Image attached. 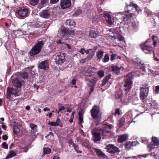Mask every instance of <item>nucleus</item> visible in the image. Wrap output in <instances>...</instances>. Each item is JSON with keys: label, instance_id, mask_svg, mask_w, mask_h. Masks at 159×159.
<instances>
[{"label": "nucleus", "instance_id": "nucleus-1", "mask_svg": "<svg viewBox=\"0 0 159 159\" xmlns=\"http://www.w3.org/2000/svg\"><path fill=\"white\" fill-rule=\"evenodd\" d=\"M91 115L93 120L96 123V125H98L101 118V114L100 112V108L97 106H94L90 111Z\"/></svg>", "mask_w": 159, "mask_h": 159}, {"label": "nucleus", "instance_id": "nucleus-2", "mask_svg": "<svg viewBox=\"0 0 159 159\" xmlns=\"http://www.w3.org/2000/svg\"><path fill=\"white\" fill-rule=\"evenodd\" d=\"M44 43V41L43 40H39L38 41L29 52L30 56H32L39 53Z\"/></svg>", "mask_w": 159, "mask_h": 159}, {"label": "nucleus", "instance_id": "nucleus-3", "mask_svg": "<svg viewBox=\"0 0 159 159\" xmlns=\"http://www.w3.org/2000/svg\"><path fill=\"white\" fill-rule=\"evenodd\" d=\"M133 78V75L131 73L128 74L125 77L124 87H125L124 89L125 90V93H126L131 89L132 84V80Z\"/></svg>", "mask_w": 159, "mask_h": 159}, {"label": "nucleus", "instance_id": "nucleus-4", "mask_svg": "<svg viewBox=\"0 0 159 159\" xmlns=\"http://www.w3.org/2000/svg\"><path fill=\"white\" fill-rule=\"evenodd\" d=\"M111 125L110 124H104L102 125V127L99 128V129L103 136V138H107V137L109 136V134L111 132Z\"/></svg>", "mask_w": 159, "mask_h": 159}, {"label": "nucleus", "instance_id": "nucleus-5", "mask_svg": "<svg viewBox=\"0 0 159 159\" xmlns=\"http://www.w3.org/2000/svg\"><path fill=\"white\" fill-rule=\"evenodd\" d=\"M61 32L59 34L58 36L61 39L64 40L67 39L69 38L67 36V35H72L74 34V30L67 29L64 28H62L61 29Z\"/></svg>", "mask_w": 159, "mask_h": 159}, {"label": "nucleus", "instance_id": "nucleus-6", "mask_svg": "<svg viewBox=\"0 0 159 159\" xmlns=\"http://www.w3.org/2000/svg\"><path fill=\"white\" fill-rule=\"evenodd\" d=\"M7 97L8 98H12L13 96L16 97L20 95L21 92L20 89L7 88Z\"/></svg>", "mask_w": 159, "mask_h": 159}, {"label": "nucleus", "instance_id": "nucleus-7", "mask_svg": "<svg viewBox=\"0 0 159 159\" xmlns=\"http://www.w3.org/2000/svg\"><path fill=\"white\" fill-rule=\"evenodd\" d=\"M140 97L141 99H144L148 96V88L147 86L141 87L140 88Z\"/></svg>", "mask_w": 159, "mask_h": 159}, {"label": "nucleus", "instance_id": "nucleus-8", "mask_svg": "<svg viewBox=\"0 0 159 159\" xmlns=\"http://www.w3.org/2000/svg\"><path fill=\"white\" fill-rule=\"evenodd\" d=\"M107 151L110 153L114 154L119 152V149L112 144H109L106 147Z\"/></svg>", "mask_w": 159, "mask_h": 159}, {"label": "nucleus", "instance_id": "nucleus-9", "mask_svg": "<svg viewBox=\"0 0 159 159\" xmlns=\"http://www.w3.org/2000/svg\"><path fill=\"white\" fill-rule=\"evenodd\" d=\"M92 133L93 136L94 141H98L100 140L101 132L100 131L99 128H96L94 129L92 131Z\"/></svg>", "mask_w": 159, "mask_h": 159}, {"label": "nucleus", "instance_id": "nucleus-10", "mask_svg": "<svg viewBox=\"0 0 159 159\" xmlns=\"http://www.w3.org/2000/svg\"><path fill=\"white\" fill-rule=\"evenodd\" d=\"M127 7L125 8V11H127L129 12L133 11H134L138 10L139 7L136 5L133 4H130L129 5V4L125 2Z\"/></svg>", "mask_w": 159, "mask_h": 159}, {"label": "nucleus", "instance_id": "nucleus-11", "mask_svg": "<svg viewBox=\"0 0 159 159\" xmlns=\"http://www.w3.org/2000/svg\"><path fill=\"white\" fill-rule=\"evenodd\" d=\"M28 12L27 9L20 8L17 11V13L19 17L24 18L28 16Z\"/></svg>", "mask_w": 159, "mask_h": 159}, {"label": "nucleus", "instance_id": "nucleus-12", "mask_svg": "<svg viewBox=\"0 0 159 159\" xmlns=\"http://www.w3.org/2000/svg\"><path fill=\"white\" fill-rule=\"evenodd\" d=\"M65 59V56L64 54L59 53L56 57L55 61L57 63L60 64L64 62Z\"/></svg>", "mask_w": 159, "mask_h": 159}, {"label": "nucleus", "instance_id": "nucleus-13", "mask_svg": "<svg viewBox=\"0 0 159 159\" xmlns=\"http://www.w3.org/2000/svg\"><path fill=\"white\" fill-rule=\"evenodd\" d=\"M39 69L47 70L49 67L48 62L47 60H45L39 63L38 66Z\"/></svg>", "mask_w": 159, "mask_h": 159}, {"label": "nucleus", "instance_id": "nucleus-14", "mask_svg": "<svg viewBox=\"0 0 159 159\" xmlns=\"http://www.w3.org/2000/svg\"><path fill=\"white\" fill-rule=\"evenodd\" d=\"M146 42L142 43L139 45V46L143 51L146 50L148 51H151L152 50V48L150 45L146 44Z\"/></svg>", "mask_w": 159, "mask_h": 159}, {"label": "nucleus", "instance_id": "nucleus-15", "mask_svg": "<svg viewBox=\"0 0 159 159\" xmlns=\"http://www.w3.org/2000/svg\"><path fill=\"white\" fill-rule=\"evenodd\" d=\"M60 5L63 9L69 7L71 5L70 0H61Z\"/></svg>", "mask_w": 159, "mask_h": 159}, {"label": "nucleus", "instance_id": "nucleus-16", "mask_svg": "<svg viewBox=\"0 0 159 159\" xmlns=\"http://www.w3.org/2000/svg\"><path fill=\"white\" fill-rule=\"evenodd\" d=\"M121 12H119L118 13H120ZM121 13L124 16H123V17L124 21H127L128 20L132 17L133 13L127 11H125V12H122Z\"/></svg>", "mask_w": 159, "mask_h": 159}, {"label": "nucleus", "instance_id": "nucleus-17", "mask_svg": "<svg viewBox=\"0 0 159 159\" xmlns=\"http://www.w3.org/2000/svg\"><path fill=\"white\" fill-rule=\"evenodd\" d=\"M111 70L115 74L119 75L120 73V70H123L124 68L121 66H119L116 65L113 66H111Z\"/></svg>", "mask_w": 159, "mask_h": 159}, {"label": "nucleus", "instance_id": "nucleus-18", "mask_svg": "<svg viewBox=\"0 0 159 159\" xmlns=\"http://www.w3.org/2000/svg\"><path fill=\"white\" fill-rule=\"evenodd\" d=\"M40 17L44 19H48L49 18L50 13L48 10H42L39 13Z\"/></svg>", "mask_w": 159, "mask_h": 159}, {"label": "nucleus", "instance_id": "nucleus-19", "mask_svg": "<svg viewBox=\"0 0 159 159\" xmlns=\"http://www.w3.org/2000/svg\"><path fill=\"white\" fill-rule=\"evenodd\" d=\"M66 27L68 28H70L74 27L75 26V23L74 21L71 19H68L66 22Z\"/></svg>", "mask_w": 159, "mask_h": 159}, {"label": "nucleus", "instance_id": "nucleus-20", "mask_svg": "<svg viewBox=\"0 0 159 159\" xmlns=\"http://www.w3.org/2000/svg\"><path fill=\"white\" fill-rule=\"evenodd\" d=\"M128 137L127 134H124L120 135L118 139L119 143H122L126 140Z\"/></svg>", "mask_w": 159, "mask_h": 159}, {"label": "nucleus", "instance_id": "nucleus-21", "mask_svg": "<svg viewBox=\"0 0 159 159\" xmlns=\"http://www.w3.org/2000/svg\"><path fill=\"white\" fill-rule=\"evenodd\" d=\"M21 126V124L14 125L13 127V132L15 134L17 135L20 132L19 127Z\"/></svg>", "mask_w": 159, "mask_h": 159}, {"label": "nucleus", "instance_id": "nucleus-22", "mask_svg": "<svg viewBox=\"0 0 159 159\" xmlns=\"http://www.w3.org/2000/svg\"><path fill=\"white\" fill-rule=\"evenodd\" d=\"M104 17L105 20L107 22L108 24L110 25L112 24V21L111 19V15L107 13L104 14Z\"/></svg>", "mask_w": 159, "mask_h": 159}, {"label": "nucleus", "instance_id": "nucleus-23", "mask_svg": "<svg viewBox=\"0 0 159 159\" xmlns=\"http://www.w3.org/2000/svg\"><path fill=\"white\" fill-rule=\"evenodd\" d=\"M13 83L14 86L18 88H20L21 86V82L17 79L13 80Z\"/></svg>", "mask_w": 159, "mask_h": 159}, {"label": "nucleus", "instance_id": "nucleus-24", "mask_svg": "<svg viewBox=\"0 0 159 159\" xmlns=\"http://www.w3.org/2000/svg\"><path fill=\"white\" fill-rule=\"evenodd\" d=\"M94 152H96L98 155V156L99 157H105V155L104 153H103L101 150L99 149H97L95 148L94 149Z\"/></svg>", "mask_w": 159, "mask_h": 159}, {"label": "nucleus", "instance_id": "nucleus-25", "mask_svg": "<svg viewBox=\"0 0 159 159\" xmlns=\"http://www.w3.org/2000/svg\"><path fill=\"white\" fill-rule=\"evenodd\" d=\"M99 35L98 34L93 30L90 31L89 32V36L92 38H96Z\"/></svg>", "mask_w": 159, "mask_h": 159}, {"label": "nucleus", "instance_id": "nucleus-26", "mask_svg": "<svg viewBox=\"0 0 159 159\" xmlns=\"http://www.w3.org/2000/svg\"><path fill=\"white\" fill-rule=\"evenodd\" d=\"M47 2V1L46 0H41L39 5L38 8L39 9H41L46 5Z\"/></svg>", "mask_w": 159, "mask_h": 159}, {"label": "nucleus", "instance_id": "nucleus-27", "mask_svg": "<svg viewBox=\"0 0 159 159\" xmlns=\"http://www.w3.org/2000/svg\"><path fill=\"white\" fill-rule=\"evenodd\" d=\"M136 142L135 141L132 142L131 143L130 142H127L125 145V147L126 149H129L130 148L131 145L132 144L133 145H136Z\"/></svg>", "mask_w": 159, "mask_h": 159}, {"label": "nucleus", "instance_id": "nucleus-28", "mask_svg": "<svg viewBox=\"0 0 159 159\" xmlns=\"http://www.w3.org/2000/svg\"><path fill=\"white\" fill-rule=\"evenodd\" d=\"M19 75L23 79L27 78L28 76V74L27 72H21L20 73Z\"/></svg>", "mask_w": 159, "mask_h": 159}, {"label": "nucleus", "instance_id": "nucleus-29", "mask_svg": "<svg viewBox=\"0 0 159 159\" xmlns=\"http://www.w3.org/2000/svg\"><path fill=\"white\" fill-rule=\"evenodd\" d=\"M104 52L102 50H99L97 52V58L98 59H101L103 55Z\"/></svg>", "mask_w": 159, "mask_h": 159}, {"label": "nucleus", "instance_id": "nucleus-30", "mask_svg": "<svg viewBox=\"0 0 159 159\" xmlns=\"http://www.w3.org/2000/svg\"><path fill=\"white\" fill-rule=\"evenodd\" d=\"M152 141L154 145L157 146L158 145L159 141L157 138L153 137L152 139Z\"/></svg>", "mask_w": 159, "mask_h": 159}, {"label": "nucleus", "instance_id": "nucleus-31", "mask_svg": "<svg viewBox=\"0 0 159 159\" xmlns=\"http://www.w3.org/2000/svg\"><path fill=\"white\" fill-rule=\"evenodd\" d=\"M82 12V11L80 9H78L75 11L73 16H77L79 15Z\"/></svg>", "mask_w": 159, "mask_h": 159}, {"label": "nucleus", "instance_id": "nucleus-32", "mask_svg": "<svg viewBox=\"0 0 159 159\" xmlns=\"http://www.w3.org/2000/svg\"><path fill=\"white\" fill-rule=\"evenodd\" d=\"M51 152V150L50 148H43V155L46 154H49Z\"/></svg>", "mask_w": 159, "mask_h": 159}, {"label": "nucleus", "instance_id": "nucleus-33", "mask_svg": "<svg viewBox=\"0 0 159 159\" xmlns=\"http://www.w3.org/2000/svg\"><path fill=\"white\" fill-rule=\"evenodd\" d=\"M73 147L74 149H75V151L77 152V153H81V151L79 150L78 147V145L73 143Z\"/></svg>", "mask_w": 159, "mask_h": 159}, {"label": "nucleus", "instance_id": "nucleus-34", "mask_svg": "<svg viewBox=\"0 0 159 159\" xmlns=\"http://www.w3.org/2000/svg\"><path fill=\"white\" fill-rule=\"evenodd\" d=\"M16 155V153L13 151H11L10 152V154L9 155H7L6 157L7 159H8L9 158H11L13 156H15Z\"/></svg>", "mask_w": 159, "mask_h": 159}, {"label": "nucleus", "instance_id": "nucleus-35", "mask_svg": "<svg viewBox=\"0 0 159 159\" xmlns=\"http://www.w3.org/2000/svg\"><path fill=\"white\" fill-rule=\"evenodd\" d=\"M39 2V0H30V4L32 6H35Z\"/></svg>", "mask_w": 159, "mask_h": 159}, {"label": "nucleus", "instance_id": "nucleus-36", "mask_svg": "<svg viewBox=\"0 0 159 159\" xmlns=\"http://www.w3.org/2000/svg\"><path fill=\"white\" fill-rule=\"evenodd\" d=\"M154 154L156 158L159 159V149H156L154 152Z\"/></svg>", "mask_w": 159, "mask_h": 159}, {"label": "nucleus", "instance_id": "nucleus-37", "mask_svg": "<svg viewBox=\"0 0 159 159\" xmlns=\"http://www.w3.org/2000/svg\"><path fill=\"white\" fill-rule=\"evenodd\" d=\"M109 60V57L108 54H106L104 57L102 59V61L104 62H107Z\"/></svg>", "mask_w": 159, "mask_h": 159}, {"label": "nucleus", "instance_id": "nucleus-38", "mask_svg": "<svg viewBox=\"0 0 159 159\" xmlns=\"http://www.w3.org/2000/svg\"><path fill=\"white\" fill-rule=\"evenodd\" d=\"M79 124L81 125L83 122L82 116L80 113H79Z\"/></svg>", "mask_w": 159, "mask_h": 159}, {"label": "nucleus", "instance_id": "nucleus-39", "mask_svg": "<svg viewBox=\"0 0 159 159\" xmlns=\"http://www.w3.org/2000/svg\"><path fill=\"white\" fill-rule=\"evenodd\" d=\"M98 75L100 77L102 78L104 76V72L102 70L99 71L98 72Z\"/></svg>", "mask_w": 159, "mask_h": 159}, {"label": "nucleus", "instance_id": "nucleus-40", "mask_svg": "<svg viewBox=\"0 0 159 159\" xmlns=\"http://www.w3.org/2000/svg\"><path fill=\"white\" fill-rule=\"evenodd\" d=\"M94 55V54L93 53L91 54H89L88 56L86 58L87 60V61L91 59L93 57Z\"/></svg>", "mask_w": 159, "mask_h": 159}, {"label": "nucleus", "instance_id": "nucleus-41", "mask_svg": "<svg viewBox=\"0 0 159 159\" xmlns=\"http://www.w3.org/2000/svg\"><path fill=\"white\" fill-rule=\"evenodd\" d=\"M155 146L154 144L153 145V144L151 143L148 145V147L149 148V150L151 151L152 149L155 148Z\"/></svg>", "mask_w": 159, "mask_h": 159}, {"label": "nucleus", "instance_id": "nucleus-42", "mask_svg": "<svg viewBox=\"0 0 159 159\" xmlns=\"http://www.w3.org/2000/svg\"><path fill=\"white\" fill-rule=\"evenodd\" d=\"M48 124L49 125H51L52 126H58V125L57 124L56 122H49L48 123Z\"/></svg>", "mask_w": 159, "mask_h": 159}, {"label": "nucleus", "instance_id": "nucleus-43", "mask_svg": "<svg viewBox=\"0 0 159 159\" xmlns=\"http://www.w3.org/2000/svg\"><path fill=\"white\" fill-rule=\"evenodd\" d=\"M156 37L154 35H152V40L153 41V45L156 46L157 45V42H156V40L155 39V38Z\"/></svg>", "mask_w": 159, "mask_h": 159}, {"label": "nucleus", "instance_id": "nucleus-44", "mask_svg": "<svg viewBox=\"0 0 159 159\" xmlns=\"http://www.w3.org/2000/svg\"><path fill=\"white\" fill-rule=\"evenodd\" d=\"M3 148L5 149H7L8 148V145L6 142H4L2 144Z\"/></svg>", "mask_w": 159, "mask_h": 159}, {"label": "nucleus", "instance_id": "nucleus-45", "mask_svg": "<svg viewBox=\"0 0 159 159\" xmlns=\"http://www.w3.org/2000/svg\"><path fill=\"white\" fill-rule=\"evenodd\" d=\"M30 126L32 129H35L36 127V125L33 124H31Z\"/></svg>", "mask_w": 159, "mask_h": 159}, {"label": "nucleus", "instance_id": "nucleus-46", "mask_svg": "<svg viewBox=\"0 0 159 159\" xmlns=\"http://www.w3.org/2000/svg\"><path fill=\"white\" fill-rule=\"evenodd\" d=\"M132 26L134 28H136L137 27V26L135 21H133L132 22Z\"/></svg>", "mask_w": 159, "mask_h": 159}, {"label": "nucleus", "instance_id": "nucleus-47", "mask_svg": "<svg viewBox=\"0 0 159 159\" xmlns=\"http://www.w3.org/2000/svg\"><path fill=\"white\" fill-rule=\"evenodd\" d=\"M64 44L66 45L65 47L67 48L68 50H70L71 49V46L69 44L65 43H64Z\"/></svg>", "mask_w": 159, "mask_h": 159}, {"label": "nucleus", "instance_id": "nucleus-48", "mask_svg": "<svg viewBox=\"0 0 159 159\" xmlns=\"http://www.w3.org/2000/svg\"><path fill=\"white\" fill-rule=\"evenodd\" d=\"M59 110L58 111V113H59V112L61 111L62 110H64L65 109V108L63 106H62L61 107H60L59 106Z\"/></svg>", "mask_w": 159, "mask_h": 159}, {"label": "nucleus", "instance_id": "nucleus-49", "mask_svg": "<svg viewBox=\"0 0 159 159\" xmlns=\"http://www.w3.org/2000/svg\"><path fill=\"white\" fill-rule=\"evenodd\" d=\"M116 56V54H112L111 56V61H112L113 60H114L115 59V57Z\"/></svg>", "mask_w": 159, "mask_h": 159}, {"label": "nucleus", "instance_id": "nucleus-50", "mask_svg": "<svg viewBox=\"0 0 159 159\" xmlns=\"http://www.w3.org/2000/svg\"><path fill=\"white\" fill-rule=\"evenodd\" d=\"M87 61L86 58L84 59H81L80 61V62L81 63H83L85 62L86 61Z\"/></svg>", "mask_w": 159, "mask_h": 159}, {"label": "nucleus", "instance_id": "nucleus-51", "mask_svg": "<svg viewBox=\"0 0 159 159\" xmlns=\"http://www.w3.org/2000/svg\"><path fill=\"white\" fill-rule=\"evenodd\" d=\"M118 39L120 41H122L124 40V38L122 36L119 35L118 36Z\"/></svg>", "mask_w": 159, "mask_h": 159}, {"label": "nucleus", "instance_id": "nucleus-52", "mask_svg": "<svg viewBox=\"0 0 159 159\" xmlns=\"http://www.w3.org/2000/svg\"><path fill=\"white\" fill-rule=\"evenodd\" d=\"M79 52L82 54H83L84 52H86L84 48H81L80 49Z\"/></svg>", "mask_w": 159, "mask_h": 159}, {"label": "nucleus", "instance_id": "nucleus-53", "mask_svg": "<svg viewBox=\"0 0 159 159\" xmlns=\"http://www.w3.org/2000/svg\"><path fill=\"white\" fill-rule=\"evenodd\" d=\"M155 91L157 93H159V86H156L155 87Z\"/></svg>", "mask_w": 159, "mask_h": 159}, {"label": "nucleus", "instance_id": "nucleus-54", "mask_svg": "<svg viewBox=\"0 0 159 159\" xmlns=\"http://www.w3.org/2000/svg\"><path fill=\"white\" fill-rule=\"evenodd\" d=\"M119 108H118L116 110L115 113V115H116L117 114L120 115V114L119 111Z\"/></svg>", "mask_w": 159, "mask_h": 159}, {"label": "nucleus", "instance_id": "nucleus-55", "mask_svg": "<svg viewBox=\"0 0 159 159\" xmlns=\"http://www.w3.org/2000/svg\"><path fill=\"white\" fill-rule=\"evenodd\" d=\"M59 0H50V2L52 3H56L58 2Z\"/></svg>", "mask_w": 159, "mask_h": 159}, {"label": "nucleus", "instance_id": "nucleus-56", "mask_svg": "<svg viewBox=\"0 0 159 159\" xmlns=\"http://www.w3.org/2000/svg\"><path fill=\"white\" fill-rule=\"evenodd\" d=\"M2 138L4 140H6L8 139V136L6 135H4L3 136Z\"/></svg>", "mask_w": 159, "mask_h": 159}, {"label": "nucleus", "instance_id": "nucleus-57", "mask_svg": "<svg viewBox=\"0 0 159 159\" xmlns=\"http://www.w3.org/2000/svg\"><path fill=\"white\" fill-rule=\"evenodd\" d=\"M58 125H59V123L61 122V120L60 119L58 118H57V120L56 121V122H55Z\"/></svg>", "mask_w": 159, "mask_h": 159}, {"label": "nucleus", "instance_id": "nucleus-58", "mask_svg": "<svg viewBox=\"0 0 159 159\" xmlns=\"http://www.w3.org/2000/svg\"><path fill=\"white\" fill-rule=\"evenodd\" d=\"M76 82V80L75 79H73L71 81V84L73 85H75Z\"/></svg>", "mask_w": 159, "mask_h": 159}, {"label": "nucleus", "instance_id": "nucleus-59", "mask_svg": "<svg viewBox=\"0 0 159 159\" xmlns=\"http://www.w3.org/2000/svg\"><path fill=\"white\" fill-rule=\"evenodd\" d=\"M111 77V76L110 75H108L106 76L104 78H105L107 80H109Z\"/></svg>", "mask_w": 159, "mask_h": 159}, {"label": "nucleus", "instance_id": "nucleus-60", "mask_svg": "<svg viewBox=\"0 0 159 159\" xmlns=\"http://www.w3.org/2000/svg\"><path fill=\"white\" fill-rule=\"evenodd\" d=\"M43 110L44 111H49L50 110V109L48 108V107H46L43 109Z\"/></svg>", "mask_w": 159, "mask_h": 159}, {"label": "nucleus", "instance_id": "nucleus-61", "mask_svg": "<svg viewBox=\"0 0 159 159\" xmlns=\"http://www.w3.org/2000/svg\"><path fill=\"white\" fill-rule=\"evenodd\" d=\"M154 59L155 61H158L159 60L157 58V57L155 56V54L154 53Z\"/></svg>", "mask_w": 159, "mask_h": 159}, {"label": "nucleus", "instance_id": "nucleus-62", "mask_svg": "<svg viewBox=\"0 0 159 159\" xmlns=\"http://www.w3.org/2000/svg\"><path fill=\"white\" fill-rule=\"evenodd\" d=\"M72 111V109L71 108H68L67 109V111L69 112H70Z\"/></svg>", "mask_w": 159, "mask_h": 159}, {"label": "nucleus", "instance_id": "nucleus-63", "mask_svg": "<svg viewBox=\"0 0 159 159\" xmlns=\"http://www.w3.org/2000/svg\"><path fill=\"white\" fill-rule=\"evenodd\" d=\"M108 80L106 79L105 78H104V79H103L102 81L103 82L106 83L107 82Z\"/></svg>", "mask_w": 159, "mask_h": 159}, {"label": "nucleus", "instance_id": "nucleus-64", "mask_svg": "<svg viewBox=\"0 0 159 159\" xmlns=\"http://www.w3.org/2000/svg\"><path fill=\"white\" fill-rule=\"evenodd\" d=\"M30 106H27L25 107V109L27 110H29L30 109Z\"/></svg>", "mask_w": 159, "mask_h": 159}]
</instances>
